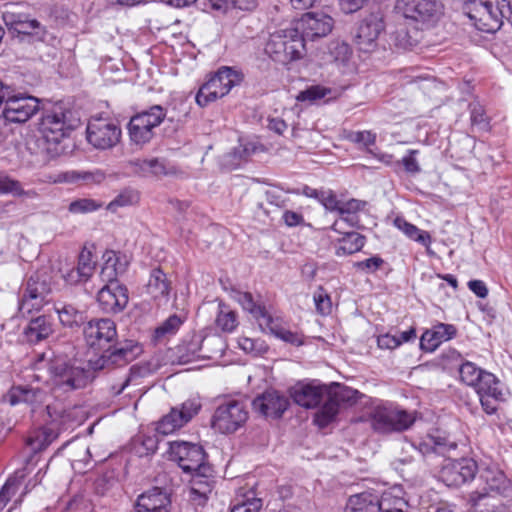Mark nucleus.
Wrapping results in <instances>:
<instances>
[{"label":"nucleus","instance_id":"f257e3e1","mask_svg":"<svg viewBox=\"0 0 512 512\" xmlns=\"http://www.w3.org/2000/svg\"><path fill=\"white\" fill-rule=\"evenodd\" d=\"M87 346L101 354L89 360L94 372L110 371L127 366L141 353L142 347L132 339L117 340L116 324L108 318L92 319L83 329Z\"/></svg>","mask_w":512,"mask_h":512},{"label":"nucleus","instance_id":"f03ea898","mask_svg":"<svg viewBox=\"0 0 512 512\" xmlns=\"http://www.w3.org/2000/svg\"><path fill=\"white\" fill-rule=\"evenodd\" d=\"M35 367L39 371L47 370V382L58 394L84 388L92 378L90 370L75 366L64 357L55 356L52 351L39 355Z\"/></svg>","mask_w":512,"mask_h":512},{"label":"nucleus","instance_id":"7ed1b4c3","mask_svg":"<svg viewBox=\"0 0 512 512\" xmlns=\"http://www.w3.org/2000/svg\"><path fill=\"white\" fill-rule=\"evenodd\" d=\"M170 457L177 462L183 472L192 475L193 486L190 489V497L193 500L199 498V504L206 500V491L200 492L196 483H201V478L212 476L213 469L206 461V453L202 446L185 441L170 443Z\"/></svg>","mask_w":512,"mask_h":512},{"label":"nucleus","instance_id":"20e7f679","mask_svg":"<svg viewBox=\"0 0 512 512\" xmlns=\"http://www.w3.org/2000/svg\"><path fill=\"white\" fill-rule=\"evenodd\" d=\"M79 119L62 103H55L46 108L40 123L45 150L52 157L60 155L64 149L61 142L78 126Z\"/></svg>","mask_w":512,"mask_h":512},{"label":"nucleus","instance_id":"39448f33","mask_svg":"<svg viewBox=\"0 0 512 512\" xmlns=\"http://www.w3.org/2000/svg\"><path fill=\"white\" fill-rule=\"evenodd\" d=\"M417 419L416 411H409L394 402H380L368 413L371 429L381 435L402 433L409 430Z\"/></svg>","mask_w":512,"mask_h":512},{"label":"nucleus","instance_id":"423d86ee","mask_svg":"<svg viewBox=\"0 0 512 512\" xmlns=\"http://www.w3.org/2000/svg\"><path fill=\"white\" fill-rule=\"evenodd\" d=\"M265 52L273 61L287 65L303 57L305 44L291 26L272 33L266 43Z\"/></svg>","mask_w":512,"mask_h":512},{"label":"nucleus","instance_id":"0eeeda50","mask_svg":"<svg viewBox=\"0 0 512 512\" xmlns=\"http://www.w3.org/2000/svg\"><path fill=\"white\" fill-rule=\"evenodd\" d=\"M406 508L407 502L403 498L366 490L348 498L345 512H405Z\"/></svg>","mask_w":512,"mask_h":512},{"label":"nucleus","instance_id":"6e6552de","mask_svg":"<svg viewBox=\"0 0 512 512\" xmlns=\"http://www.w3.org/2000/svg\"><path fill=\"white\" fill-rule=\"evenodd\" d=\"M52 288L50 279L41 273L32 274L21 288L18 310L22 316L39 311L49 302Z\"/></svg>","mask_w":512,"mask_h":512},{"label":"nucleus","instance_id":"1a4fd4ad","mask_svg":"<svg viewBox=\"0 0 512 512\" xmlns=\"http://www.w3.org/2000/svg\"><path fill=\"white\" fill-rule=\"evenodd\" d=\"M167 111L161 105H153L131 117L128 123L130 140L144 145L154 137V130L164 121Z\"/></svg>","mask_w":512,"mask_h":512},{"label":"nucleus","instance_id":"9d476101","mask_svg":"<svg viewBox=\"0 0 512 512\" xmlns=\"http://www.w3.org/2000/svg\"><path fill=\"white\" fill-rule=\"evenodd\" d=\"M464 14L469 18L476 29L486 33H494L500 29L503 24L504 15L496 2L485 0H468L463 6Z\"/></svg>","mask_w":512,"mask_h":512},{"label":"nucleus","instance_id":"9b49d317","mask_svg":"<svg viewBox=\"0 0 512 512\" xmlns=\"http://www.w3.org/2000/svg\"><path fill=\"white\" fill-rule=\"evenodd\" d=\"M3 21L13 38L20 41L28 39L29 41L44 42L48 34L46 28L36 19L28 14L6 10L2 15Z\"/></svg>","mask_w":512,"mask_h":512},{"label":"nucleus","instance_id":"f8f14e48","mask_svg":"<svg viewBox=\"0 0 512 512\" xmlns=\"http://www.w3.org/2000/svg\"><path fill=\"white\" fill-rule=\"evenodd\" d=\"M239 81V75L236 71L230 67H222L200 87L195 100L199 106L205 107L218 98L227 95Z\"/></svg>","mask_w":512,"mask_h":512},{"label":"nucleus","instance_id":"ddd939ff","mask_svg":"<svg viewBox=\"0 0 512 512\" xmlns=\"http://www.w3.org/2000/svg\"><path fill=\"white\" fill-rule=\"evenodd\" d=\"M248 419V412L244 403L238 400H229L217 407L212 418V426L221 433H233Z\"/></svg>","mask_w":512,"mask_h":512},{"label":"nucleus","instance_id":"4468645a","mask_svg":"<svg viewBox=\"0 0 512 512\" xmlns=\"http://www.w3.org/2000/svg\"><path fill=\"white\" fill-rule=\"evenodd\" d=\"M396 10L405 18L422 23H435L443 14L439 0H398Z\"/></svg>","mask_w":512,"mask_h":512},{"label":"nucleus","instance_id":"2eb2a0df","mask_svg":"<svg viewBox=\"0 0 512 512\" xmlns=\"http://www.w3.org/2000/svg\"><path fill=\"white\" fill-rule=\"evenodd\" d=\"M39 110V100L33 96L14 94L11 90L0 118L9 123H23L29 120Z\"/></svg>","mask_w":512,"mask_h":512},{"label":"nucleus","instance_id":"dca6fc26","mask_svg":"<svg viewBox=\"0 0 512 512\" xmlns=\"http://www.w3.org/2000/svg\"><path fill=\"white\" fill-rule=\"evenodd\" d=\"M333 19L324 13L309 12L292 23L296 33L306 41H314L327 36L333 28Z\"/></svg>","mask_w":512,"mask_h":512},{"label":"nucleus","instance_id":"f3484780","mask_svg":"<svg viewBox=\"0 0 512 512\" xmlns=\"http://www.w3.org/2000/svg\"><path fill=\"white\" fill-rule=\"evenodd\" d=\"M121 138L120 127L109 119L92 118L87 126V140L97 149H110Z\"/></svg>","mask_w":512,"mask_h":512},{"label":"nucleus","instance_id":"a211bd4d","mask_svg":"<svg viewBox=\"0 0 512 512\" xmlns=\"http://www.w3.org/2000/svg\"><path fill=\"white\" fill-rule=\"evenodd\" d=\"M481 406L487 414H494L500 402L504 401V394L499 379L492 373L486 371L473 386Z\"/></svg>","mask_w":512,"mask_h":512},{"label":"nucleus","instance_id":"6ab92c4d","mask_svg":"<svg viewBox=\"0 0 512 512\" xmlns=\"http://www.w3.org/2000/svg\"><path fill=\"white\" fill-rule=\"evenodd\" d=\"M201 403L197 399L183 402L180 408H172L157 424V431L168 435L187 424L200 410Z\"/></svg>","mask_w":512,"mask_h":512},{"label":"nucleus","instance_id":"aec40b11","mask_svg":"<svg viewBox=\"0 0 512 512\" xmlns=\"http://www.w3.org/2000/svg\"><path fill=\"white\" fill-rule=\"evenodd\" d=\"M384 28V19L380 13H372L363 19L354 36L358 49L363 52L372 51L377 46L376 41Z\"/></svg>","mask_w":512,"mask_h":512},{"label":"nucleus","instance_id":"412c9836","mask_svg":"<svg viewBox=\"0 0 512 512\" xmlns=\"http://www.w3.org/2000/svg\"><path fill=\"white\" fill-rule=\"evenodd\" d=\"M477 469V463L473 459L449 461L441 470V478L447 486L457 487L473 480Z\"/></svg>","mask_w":512,"mask_h":512},{"label":"nucleus","instance_id":"4be33fe9","mask_svg":"<svg viewBox=\"0 0 512 512\" xmlns=\"http://www.w3.org/2000/svg\"><path fill=\"white\" fill-rule=\"evenodd\" d=\"M97 301L105 313H119L128 304V289L120 282L105 284L97 294Z\"/></svg>","mask_w":512,"mask_h":512},{"label":"nucleus","instance_id":"5701e85b","mask_svg":"<svg viewBox=\"0 0 512 512\" xmlns=\"http://www.w3.org/2000/svg\"><path fill=\"white\" fill-rule=\"evenodd\" d=\"M225 349V342L219 335L202 336L193 334L186 343V350L189 354L202 358H214L221 356Z\"/></svg>","mask_w":512,"mask_h":512},{"label":"nucleus","instance_id":"b1692460","mask_svg":"<svg viewBox=\"0 0 512 512\" xmlns=\"http://www.w3.org/2000/svg\"><path fill=\"white\" fill-rule=\"evenodd\" d=\"M288 405V398L276 390H267L252 402L256 412L271 418L281 417Z\"/></svg>","mask_w":512,"mask_h":512},{"label":"nucleus","instance_id":"393cba45","mask_svg":"<svg viewBox=\"0 0 512 512\" xmlns=\"http://www.w3.org/2000/svg\"><path fill=\"white\" fill-rule=\"evenodd\" d=\"M327 393L325 386L317 383H298L290 389L294 402L305 408L316 407Z\"/></svg>","mask_w":512,"mask_h":512},{"label":"nucleus","instance_id":"a878e982","mask_svg":"<svg viewBox=\"0 0 512 512\" xmlns=\"http://www.w3.org/2000/svg\"><path fill=\"white\" fill-rule=\"evenodd\" d=\"M172 291V282L167 274L160 268H153L149 275L146 285V292L150 297L158 303L167 304Z\"/></svg>","mask_w":512,"mask_h":512},{"label":"nucleus","instance_id":"bb28decb","mask_svg":"<svg viewBox=\"0 0 512 512\" xmlns=\"http://www.w3.org/2000/svg\"><path fill=\"white\" fill-rule=\"evenodd\" d=\"M171 500L169 494L154 487L141 494L136 502V512H168Z\"/></svg>","mask_w":512,"mask_h":512},{"label":"nucleus","instance_id":"cd10ccee","mask_svg":"<svg viewBox=\"0 0 512 512\" xmlns=\"http://www.w3.org/2000/svg\"><path fill=\"white\" fill-rule=\"evenodd\" d=\"M457 330L452 324L438 323L431 329L426 330L420 339V347L427 352H433L440 344L452 339Z\"/></svg>","mask_w":512,"mask_h":512},{"label":"nucleus","instance_id":"c85d7f7f","mask_svg":"<svg viewBox=\"0 0 512 512\" xmlns=\"http://www.w3.org/2000/svg\"><path fill=\"white\" fill-rule=\"evenodd\" d=\"M343 236L337 239L335 255L338 257L352 255L359 252L366 243V237L358 232H343Z\"/></svg>","mask_w":512,"mask_h":512},{"label":"nucleus","instance_id":"c756f323","mask_svg":"<svg viewBox=\"0 0 512 512\" xmlns=\"http://www.w3.org/2000/svg\"><path fill=\"white\" fill-rule=\"evenodd\" d=\"M42 395L43 393L39 389L14 386L3 395L2 401L11 406H15L19 403L34 404L42 401Z\"/></svg>","mask_w":512,"mask_h":512},{"label":"nucleus","instance_id":"7c9ffc66","mask_svg":"<svg viewBox=\"0 0 512 512\" xmlns=\"http://www.w3.org/2000/svg\"><path fill=\"white\" fill-rule=\"evenodd\" d=\"M53 332V324L47 316H39L32 319L24 329L27 340L31 343H37L46 339Z\"/></svg>","mask_w":512,"mask_h":512},{"label":"nucleus","instance_id":"2f4dec72","mask_svg":"<svg viewBox=\"0 0 512 512\" xmlns=\"http://www.w3.org/2000/svg\"><path fill=\"white\" fill-rule=\"evenodd\" d=\"M207 9L225 15L233 10L252 11L258 5V0H207Z\"/></svg>","mask_w":512,"mask_h":512},{"label":"nucleus","instance_id":"473e14b6","mask_svg":"<svg viewBox=\"0 0 512 512\" xmlns=\"http://www.w3.org/2000/svg\"><path fill=\"white\" fill-rule=\"evenodd\" d=\"M230 297L236 301L244 310L251 313L259 321V323L264 322L265 317L270 316L265 311L264 307L256 304L252 294L249 292H243L232 288L230 291Z\"/></svg>","mask_w":512,"mask_h":512},{"label":"nucleus","instance_id":"72a5a7b5","mask_svg":"<svg viewBox=\"0 0 512 512\" xmlns=\"http://www.w3.org/2000/svg\"><path fill=\"white\" fill-rule=\"evenodd\" d=\"M105 262L100 271V278L105 284L119 282L117 277L123 274L126 265L119 262V258L115 252L109 251L104 254Z\"/></svg>","mask_w":512,"mask_h":512},{"label":"nucleus","instance_id":"f704fd0d","mask_svg":"<svg viewBox=\"0 0 512 512\" xmlns=\"http://www.w3.org/2000/svg\"><path fill=\"white\" fill-rule=\"evenodd\" d=\"M215 325L224 333L234 332L239 325L236 311L232 310L230 306L223 301H218Z\"/></svg>","mask_w":512,"mask_h":512},{"label":"nucleus","instance_id":"c9c22d12","mask_svg":"<svg viewBox=\"0 0 512 512\" xmlns=\"http://www.w3.org/2000/svg\"><path fill=\"white\" fill-rule=\"evenodd\" d=\"M350 56V46L343 41L334 40L327 46L323 59L325 63L343 65L349 60Z\"/></svg>","mask_w":512,"mask_h":512},{"label":"nucleus","instance_id":"e433bc0d","mask_svg":"<svg viewBox=\"0 0 512 512\" xmlns=\"http://www.w3.org/2000/svg\"><path fill=\"white\" fill-rule=\"evenodd\" d=\"M260 326L263 329H268L275 337L293 344V345H301L302 340L301 337L292 331H289L282 327L276 320H274L271 316L265 317L264 322H260Z\"/></svg>","mask_w":512,"mask_h":512},{"label":"nucleus","instance_id":"4c0bfd02","mask_svg":"<svg viewBox=\"0 0 512 512\" xmlns=\"http://www.w3.org/2000/svg\"><path fill=\"white\" fill-rule=\"evenodd\" d=\"M395 226L400 229L407 237L429 247L431 243V236L427 231L420 230L415 225L408 223L404 218L397 217L394 220Z\"/></svg>","mask_w":512,"mask_h":512},{"label":"nucleus","instance_id":"58836bf2","mask_svg":"<svg viewBox=\"0 0 512 512\" xmlns=\"http://www.w3.org/2000/svg\"><path fill=\"white\" fill-rule=\"evenodd\" d=\"M105 179V173L99 169L93 171H71L66 173L65 180L85 185L100 184Z\"/></svg>","mask_w":512,"mask_h":512},{"label":"nucleus","instance_id":"ea45409f","mask_svg":"<svg viewBox=\"0 0 512 512\" xmlns=\"http://www.w3.org/2000/svg\"><path fill=\"white\" fill-rule=\"evenodd\" d=\"M340 406L329 395L328 399L315 415V423L324 428L328 426L337 416Z\"/></svg>","mask_w":512,"mask_h":512},{"label":"nucleus","instance_id":"a19ab883","mask_svg":"<svg viewBox=\"0 0 512 512\" xmlns=\"http://www.w3.org/2000/svg\"><path fill=\"white\" fill-rule=\"evenodd\" d=\"M174 171V167L165 158H147V178H162Z\"/></svg>","mask_w":512,"mask_h":512},{"label":"nucleus","instance_id":"79ce46f5","mask_svg":"<svg viewBox=\"0 0 512 512\" xmlns=\"http://www.w3.org/2000/svg\"><path fill=\"white\" fill-rule=\"evenodd\" d=\"M420 445L425 451V454L428 452H433L442 456H446L448 452L457 448V444L455 442H451L446 438L440 437H430L428 441L421 443Z\"/></svg>","mask_w":512,"mask_h":512},{"label":"nucleus","instance_id":"37998d69","mask_svg":"<svg viewBox=\"0 0 512 512\" xmlns=\"http://www.w3.org/2000/svg\"><path fill=\"white\" fill-rule=\"evenodd\" d=\"M0 193L14 196L34 197V191L23 190L21 183L0 172Z\"/></svg>","mask_w":512,"mask_h":512},{"label":"nucleus","instance_id":"c03bdc74","mask_svg":"<svg viewBox=\"0 0 512 512\" xmlns=\"http://www.w3.org/2000/svg\"><path fill=\"white\" fill-rule=\"evenodd\" d=\"M486 371L477 367L472 362H464L459 368V374L462 382L473 387Z\"/></svg>","mask_w":512,"mask_h":512},{"label":"nucleus","instance_id":"a18cd8bd","mask_svg":"<svg viewBox=\"0 0 512 512\" xmlns=\"http://www.w3.org/2000/svg\"><path fill=\"white\" fill-rule=\"evenodd\" d=\"M183 320L180 316L173 314L169 316L160 326L155 329V338L160 340L162 338L170 337L179 330Z\"/></svg>","mask_w":512,"mask_h":512},{"label":"nucleus","instance_id":"49530a36","mask_svg":"<svg viewBox=\"0 0 512 512\" xmlns=\"http://www.w3.org/2000/svg\"><path fill=\"white\" fill-rule=\"evenodd\" d=\"M56 310L61 323L65 326L73 327L83 320L82 313L71 304H64Z\"/></svg>","mask_w":512,"mask_h":512},{"label":"nucleus","instance_id":"de8ad7c7","mask_svg":"<svg viewBox=\"0 0 512 512\" xmlns=\"http://www.w3.org/2000/svg\"><path fill=\"white\" fill-rule=\"evenodd\" d=\"M148 372L149 369L147 366H142L138 364L131 366L129 369V374L125 377L124 381L120 385H113L111 387L112 392L115 395H119L132 381L146 376Z\"/></svg>","mask_w":512,"mask_h":512},{"label":"nucleus","instance_id":"09e8293b","mask_svg":"<svg viewBox=\"0 0 512 512\" xmlns=\"http://www.w3.org/2000/svg\"><path fill=\"white\" fill-rule=\"evenodd\" d=\"M22 479L23 475L20 477L12 476L7 479L6 483L3 485L0 491V510L6 506L11 496L16 493L19 486L21 485Z\"/></svg>","mask_w":512,"mask_h":512},{"label":"nucleus","instance_id":"8fccbe9b","mask_svg":"<svg viewBox=\"0 0 512 512\" xmlns=\"http://www.w3.org/2000/svg\"><path fill=\"white\" fill-rule=\"evenodd\" d=\"M62 277L67 284L78 285L87 282L92 276L88 272L84 270L82 271V267L77 264L76 266L63 271Z\"/></svg>","mask_w":512,"mask_h":512},{"label":"nucleus","instance_id":"3c124183","mask_svg":"<svg viewBox=\"0 0 512 512\" xmlns=\"http://www.w3.org/2000/svg\"><path fill=\"white\" fill-rule=\"evenodd\" d=\"M139 194L133 189H124L113 201L108 205V209L115 211L117 207H124L137 203Z\"/></svg>","mask_w":512,"mask_h":512},{"label":"nucleus","instance_id":"603ef678","mask_svg":"<svg viewBox=\"0 0 512 512\" xmlns=\"http://www.w3.org/2000/svg\"><path fill=\"white\" fill-rule=\"evenodd\" d=\"M100 207L101 204L97 203L95 200L82 198L71 202L68 209L71 213L80 214L96 211Z\"/></svg>","mask_w":512,"mask_h":512},{"label":"nucleus","instance_id":"864d4df0","mask_svg":"<svg viewBox=\"0 0 512 512\" xmlns=\"http://www.w3.org/2000/svg\"><path fill=\"white\" fill-rule=\"evenodd\" d=\"M358 391L349 387L337 386V389L329 395L337 402L339 406L344 403L353 404L357 401Z\"/></svg>","mask_w":512,"mask_h":512},{"label":"nucleus","instance_id":"5fc2aeb1","mask_svg":"<svg viewBox=\"0 0 512 512\" xmlns=\"http://www.w3.org/2000/svg\"><path fill=\"white\" fill-rule=\"evenodd\" d=\"M262 507L260 498L252 497L237 502L232 506L231 512H259Z\"/></svg>","mask_w":512,"mask_h":512},{"label":"nucleus","instance_id":"6e6d98bb","mask_svg":"<svg viewBox=\"0 0 512 512\" xmlns=\"http://www.w3.org/2000/svg\"><path fill=\"white\" fill-rule=\"evenodd\" d=\"M383 264L384 260L380 256H373L363 261L355 262L353 266L361 272L371 274L376 272Z\"/></svg>","mask_w":512,"mask_h":512},{"label":"nucleus","instance_id":"4d7b16f0","mask_svg":"<svg viewBox=\"0 0 512 512\" xmlns=\"http://www.w3.org/2000/svg\"><path fill=\"white\" fill-rule=\"evenodd\" d=\"M403 451L408 455L405 457L396 458L393 461V465L395 466L396 469H398L400 465L411 463L419 454H425V451L423 450L421 445L419 446V448H417L416 446L410 443L406 444V446L403 448Z\"/></svg>","mask_w":512,"mask_h":512},{"label":"nucleus","instance_id":"13d9d810","mask_svg":"<svg viewBox=\"0 0 512 512\" xmlns=\"http://www.w3.org/2000/svg\"><path fill=\"white\" fill-rule=\"evenodd\" d=\"M77 264L82 267V271L84 270L92 276L96 268V260L92 251L84 247L78 256Z\"/></svg>","mask_w":512,"mask_h":512},{"label":"nucleus","instance_id":"bf43d9fd","mask_svg":"<svg viewBox=\"0 0 512 512\" xmlns=\"http://www.w3.org/2000/svg\"><path fill=\"white\" fill-rule=\"evenodd\" d=\"M238 345L246 353L258 354L266 349L264 342L246 336L239 337Z\"/></svg>","mask_w":512,"mask_h":512},{"label":"nucleus","instance_id":"052dcab7","mask_svg":"<svg viewBox=\"0 0 512 512\" xmlns=\"http://www.w3.org/2000/svg\"><path fill=\"white\" fill-rule=\"evenodd\" d=\"M418 153V150L411 149L408 151L407 155H405L401 160V163L404 166L405 171L411 175H415L421 172L420 164L416 159V155Z\"/></svg>","mask_w":512,"mask_h":512},{"label":"nucleus","instance_id":"680f3d73","mask_svg":"<svg viewBox=\"0 0 512 512\" xmlns=\"http://www.w3.org/2000/svg\"><path fill=\"white\" fill-rule=\"evenodd\" d=\"M319 202L326 210L336 211L339 213L342 201L337 199V196L333 191L323 190L322 194H320Z\"/></svg>","mask_w":512,"mask_h":512},{"label":"nucleus","instance_id":"e2e57ef3","mask_svg":"<svg viewBox=\"0 0 512 512\" xmlns=\"http://www.w3.org/2000/svg\"><path fill=\"white\" fill-rule=\"evenodd\" d=\"M258 149V146L252 142H240V144L234 148L232 156L237 158L239 161L247 160L252 154Z\"/></svg>","mask_w":512,"mask_h":512},{"label":"nucleus","instance_id":"0e129e2a","mask_svg":"<svg viewBox=\"0 0 512 512\" xmlns=\"http://www.w3.org/2000/svg\"><path fill=\"white\" fill-rule=\"evenodd\" d=\"M360 220L358 215L354 214H344L340 215V219L334 221V223L331 226V229L337 233H343V224H347L349 227H356L358 228L360 226L359 224Z\"/></svg>","mask_w":512,"mask_h":512},{"label":"nucleus","instance_id":"69168bd1","mask_svg":"<svg viewBox=\"0 0 512 512\" xmlns=\"http://www.w3.org/2000/svg\"><path fill=\"white\" fill-rule=\"evenodd\" d=\"M127 169L131 174L147 178V158H134L126 163Z\"/></svg>","mask_w":512,"mask_h":512},{"label":"nucleus","instance_id":"338daca9","mask_svg":"<svg viewBox=\"0 0 512 512\" xmlns=\"http://www.w3.org/2000/svg\"><path fill=\"white\" fill-rule=\"evenodd\" d=\"M349 139L354 143L369 147L375 144L376 134L371 131L352 132L349 135Z\"/></svg>","mask_w":512,"mask_h":512},{"label":"nucleus","instance_id":"774afa93","mask_svg":"<svg viewBox=\"0 0 512 512\" xmlns=\"http://www.w3.org/2000/svg\"><path fill=\"white\" fill-rule=\"evenodd\" d=\"M314 302L317 311L322 315H327L331 312L332 304L330 297L320 290L314 294Z\"/></svg>","mask_w":512,"mask_h":512}]
</instances>
